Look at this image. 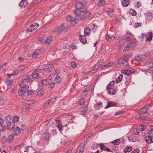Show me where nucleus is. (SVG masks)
Returning <instances> with one entry per match:
<instances>
[{"mask_svg":"<svg viewBox=\"0 0 153 153\" xmlns=\"http://www.w3.org/2000/svg\"><path fill=\"white\" fill-rule=\"evenodd\" d=\"M74 6L76 9L74 11V13L77 19L84 21L90 17L91 13L86 11V8L82 2H77Z\"/></svg>","mask_w":153,"mask_h":153,"instance_id":"obj_1","label":"nucleus"},{"mask_svg":"<svg viewBox=\"0 0 153 153\" xmlns=\"http://www.w3.org/2000/svg\"><path fill=\"white\" fill-rule=\"evenodd\" d=\"M128 55L123 56L122 57L118 60V64L119 65H121L122 66H127L128 64Z\"/></svg>","mask_w":153,"mask_h":153,"instance_id":"obj_2","label":"nucleus"},{"mask_svg":"<svg viewBox=\"0 0 153 153\" xmlns=\"http://www.w3.org/2000/svg\"><path fill=\"white\" fill-rule=\"evenodd\" d=\"M137 44L135 42H132L126 46L123 50V52H126L133 49L136 46Z\"/></svg>","mask_w":153,"mask_h":153,"instance_id":"obj_3","label":"nucleus"},{"mask_svg":"<svg viewBox=\"0 0 153 153\" xmlns=\"http://www.w3.org/2000/svg\"><path fill=\"white\" fill-rule=\"evenodd\" d=\"M41 71V69H37L35 71H34L31 74L32 78L37 79L41 78V76H40V74L39 73Z\"/></svg>","mask_w":153,"mask_h":153,"instance_id":"obj_4","label":"nucleus"},{"mask_svg":"<svg viewBox=\"0 0 153 153\" xmlns=\"http://www.w3.org/2000/svg\"><path fill=\"white\" fill-rule=\"evenodd\" d=\"M58 30V34H61L65 30H66V29L65 26L63 24H62L59 26H57Z\"/></svg>","mask_w":153,"mask_h":153,"instance_id":"obj_5","label":"nucleus"},{"mask_svg":"<svg viewBox=\"0 0 153 153\" xmlns=\"http://www.w3.org/2000/svg\"><path fill=\"white\" fill-rule=\"evenodd\" d=\"M53 65L52 64H48L44 65L43 69L45 71H48L49 72H50L51 70L53 68Z\"/></svg>","mask_w":153,"mask_h":153,"instance_id":"obj_6","label":"nucleus"},{"mask_svg":"<svg viewBox=\"0 0 153 153\" xmlns=\"http://www.w3.org/2000/svg\"><path fill=\"white\" fill-rule=\"evenodd\" d=\"M104 62L103 59H101L95 65L94 67L93 68V70H96Z\"/></svg>","mask_w":153,"mask_h":153,"instance_id":"obj_7","label":"nucleus"},{"mask_svg":"<svg viewBox=\"0 0 153 153\" xmlns=\"http://www.w3.org/2000/svg\"><path fill=\"white\" fill-rule=\"evenodd\" d=\"M56 123H57V127L59 128V130L60 131H62L63 130V126L62 125V123L61 121L59 120H56Z\"/></svg>","mask_w":153,"mask_h":153,"instance_id":"obj_8","label":"nucleus"},{"mask_svg":"<svg viewBox=\"0 0 153 153\" xmlns=\"http://www.w3.org/2000/svg\"><path fill=\"white\" fill-rule=\"evenodd\" d=\"M146 40L148 42L151 41L152 38L153 34L152 32H149L147 33L146 36Z\"/></svg>","mask_w":153,"mask_h":153,"instance_id":"obj_9","label":"nucleus"},{"mask_svg":"<svg viewBox=\"0 0 153 153\" xmlns=\"http://www.w3.org/2000/svg\"><path fill=\"white\" fill-rule=\"evenodd\" d=\"M117 104L114 102H108L107 105L105 107L106 108H108L110 107H115L117 106Z\"/></svg>","mask_w":153,"mask_h":153,"instance_id":"obj_10","label":"nucleus"},{"mask_svg":"<svg viewBox=\"0 0 153 153\" xmlns=\"http://www.w3.org/2000/svg\"><path fill=\"white\" fill-rule=\"evenodd\" d=\"M126 36L125 39L127 41H128L131 40L133 36V35L130 32H128L126 33Z\"/></svg>","mask_w":153,"mask_h":153,"instance_id":"obj_11","label":"nucleus"},{"mask_svg":"<svg viewBox=\"0 0 153 153\" xmlns=\"http://www.w3.org/2000/svg\"><path fill=\"white\" fill-rule=\"evenodd\" d=\"M149 109V108L148 107V105L144 106L143 108H141L140 110V111L143 114L146 113Z\"/></svg>","mask_w":153,"mask_h":153,"instance_id":"obj_12","label":"nucleus"},{"mask_svg":"<svg viewBox=\"0 0 153 153\" xmlns=\"http://www.w3.org/2000/svg\"><path fill=\"white\" fill-rule=\"evenodd\" d=\"M105 39L109 42H112L115 39V38L113 35L108 34L106 36Z\"/></svg>","mask_w":153,"mask_h":153,"instance_id":"obj_13","label":"nucleus"},{"mask_svg":"<svg viewBox=\"0 0 153 153\" xmlns=\"http://www.w3.org/2000/svg\"><path fill=\"white\" fill-rule=\"evenodd\" d=\"M145 139L148 143L149 144L153 142V137L152 136L148 135L145 137Z\"/></svg>","mask_w":153,"mask_h":153,"instance_id":"obj_14","label":"nucleus"},{"mask_svg":"<svg viewBox=\"0 0 153 153\" xmlns=\"http://www.w3.org/2000/svg\"><path fill=\"white\" fill-rule=\"evenodd\" d=\"M14 127V122H9L7 125V129L9 130H11L13 129Z\"/></svg>","mask_w":153,"mask_h":153,"instance_id":"obj_15","label":"nucleus"},{"mask_svg":"<svg viewBox=\"0 0 153 153\" xmlns=\"http://www.w3.org/2000/svg\"><path fill=\"white\" fill-rule=\"evenodd\" d=\"M29 108L28 107L25 106L22 108V113L23 114H26L28 113L29 111Z\"/></svg>","mask_w":153,"mask_h":153,"instance_id":"obj_16","label":"nucleus"},{"mask_svg":"<svg viewBox=\"0 0 153 153\" xmlns=\"http://www.w3.org/2000/svg\"><path fill=\"white\" fill-rule=\"evenodd\" d=\"M85 143H82L80 144L79 149V153H82L84 151L85 149Z\"/></svg>","mask_w":153,"mask_h":153,"instance_id":"obj_17","label":"nucleus"},{"mask_svg":"<svg viewBox=\"0 0 153 153\" xmlns=\"http://www.w3.org/2000/svg\"><path fill=\"white\" fill-rule=\"evenodd\" d=\"M30 81L32 82L33 80L30 75H27L25 79L23 80V82H30Z\"/></svg>","mask_w":153,"mask_h":153,"instance_id":"obj_18","label":"nucleus"},{"mask_svg":"<svg viewBox=\"0 0 153 153\" xmlns=\"http://www.w3.org/2000/svg\"><path fill=\"white\" fill-rule=\"evenodd\" d=\"M27 4V2L26 1L22 0L19 4V6L21 8H24Z\"/></svg>","mask_w":153,"mask_h":153,"instance_id":"obj_19","label":"nucleus"},{"mask_svg":"<svg viewBox=\"0 0 153 153\" xmlns=\"http://www.w3.org/2000/svg\"><path fill=\"white\" fill-rule=\"evenodd\" d=\"M86 36L81 35L79 37V40L81 42L83 43H85L86 42Z\"/></svg>","mask_w":153,"mask_h":153,"instance_id":"obj_20","label":"nucleus"},{"mask_svg":"<svg viewBox=\"0 0 153 153\" xmlns=\"http://www.w3.org/2000/svg\"><path fill=\"white\" fill-rule=\"evenodd\" d=\"M145 119V117L144 116H142L140 114L137 115L136 117V119L137 120H144Z\"/></svg>","mask_w":153,"mask_h":153,"instance_id":"obj_21","label":"nucleus"},{"mask_svg":"<svg viewBox=\"0 0 153 153\" xmlns=\"http://www.w3.org/2000/svg\"><path fill=\"white\" fill-rule=\"evenodd\" d=\"M14 136L13 134H11L9 135L7 138L8 143H10L13 141L14 139Z\"/></svg>","mask_w":153,"mask_h":153,"instance_id":"obj_22","label":"nucleus"},{"mask_svg":"<svg viewBox=\"0 0 153 153\" xmlns=\"http://www.w3.org/2000/svg\"><path fill=\"white\" fill-rule=\"evenodd\" d=\"M115 83V82L114 81L111 82L107 86V89L112 88Z\"/></svg>","mask_w":153,"mask_h":153,"instance_id":"obj_23","label":"nucleus"},{"mask_svg":"<svg viewBox=\"0 0 153 153\" xmlns=\"http://www.w3.org/2000/svg\"><path fill=\"white\" fill-rule=\"evenodd\" d=\"M50 137V134L47 131L44 134V139L45 140L48 141L49 140Z\"/></svg>","mask_w":153,"mask_h":153,"instance_id":"obj_24","label":"nucleus"},{"mask_svg":"<svg viewBox=\"0 0 153 153\" xmlns=\"http://www.w3.org/2000/svg\"><path fill=\"white\" fill-rule=\"evenodd\" d=\"M99 2L97 4V6L98 7L103 6L105 4V0H99Z\"/></svg>","mask_w":153,"mask_h":153,"instance_id":"obj_25","label":"nucleus"},{"mask_svg":"<svg viewBox=\"0 0 153 153\" xmlns=\"http://www.w3.org/2000/svg\"><path fill=\"white\" fill-rule=\"evenodd\" d=\"M143 56L142 55H138L134 58V59L137 61H139L143 60Z\"/></svg>","mask_w":153,"mask_h":153,"instance_id":"obj_26","label":"nucleus"},{"mask_svg":"<svg viewBox=\"0 0 153 153\" xmlns=\"http://www.w3.org/2000/svg\"><path fill=\"white\" fill-rule=\"evenodd\" d=\"M113 65V63L112 62H109L107 64L104 65L102 66L101 67V69H104L106 68L110 67Z\"/></svg>","mask_w":153,"mask_h":153,"instance_id":"obj_27","label":"nucleus"},{"mask_svg":"<svg viewBox=\"0 0 153 153\" xmlns=\"http://www.w3.org/2000/svg\"><path fill=\"white\" fill-rule=\"evenodd\" d=\"M87 108L88 107L87 106H85L84 108H81V111L82 115H84L86 114Z\"/></svg>","mask_w":153,"mask_h":153,"instance_id":"obj_28","label":"nucleus"},{"mask_svg":"<svg viewBox=\"0 0 153 153\" xmlns=\"http://www.w3.org/2000/svg\"><path fill=\"white\" fill-rule=\"evenodd\" d=\"M122 5L125 6H127L129 3V0H122L121 1Z\"/></svg>","mask_w":153,"mask_h":153,"instance_id":"obj_29","label":"nucleus"},{"mask_svg":"<svg viewBox=\"0 0 153 153\" xmlns=\"http://www.w3.org/2000/svg\"><path fill=\"white\" fill-rule=\"evenodd\" d=\"M114 11L113 9L110 8L109 9V10H107L106 12H107L108 15L109 16H111L113 15Z\"/></svg>","mask_w":153,"mask_h":153,"instance_id":"obj_30","label":"nucleus"},{"mask_svg":"<svg viewBox=\"0 0 153 153\" xmlns=\"http://www.w3.org/2000/svg\"><path fill=\"white\" fill-rule=\"evenodd\" d=\"M120 143V140L119 139H116L111 142L112 144L114 145H118Z\"/></svg>","mask_w":153,"mask_h":153,"instance_id":"obj_31","label":"nucleus"},{"mask_svg":"<svg viewBox=\"0 0 153 153\" xmlns=\"http://www.w3.org/2000/svg\"><path fill=\"white\" fill-rule=\"evenodd\" d=\"M25 93V91L22 89H20V90L18 91L19 94L21 96H23L24 95Z\"/></svg>","mask_w":153,"mask_h":153,"instance_id":"obj_32","label":"nucleus"},{"mask_svg":"<svg viewBox=\"0 0 153 153\" xmlns=\"http://www.w3.org/2000/svg\"><path fill=\"white\" fill-rule=\"evenodd\" d=\"M27 96L29 97H31L34 94V91L31 90H28L27 91Z\"/></svg>","mask_w":153,"mask_h":153,"instance_id":"obj_33","label":"nucleus"},{"mask_svg":"<svg viewBox=\"0 0 153 153\" xmlns=\"http://www.w3.org/2000/svg\"><path fill=\"white\" fill-rule=\"evenodd\" d=\"M123 78V75L122 74H120L118 77L116 79V82L118 83L120 82L122 80Z\"/></svg>","mask_w":153,"mask_h":153,"instance_id":"obj_34","label":"nucleus"},{"mask_svg":"<svg viewBox=\"0 0 153 153\" xmlns=\"http://www.w3.org/2000/svg\"><path fill=\"white\" fill-rule=\"evenodd\" d=\"M31 25L33 30L36 29L39 26V25L37 22L34 23L32 24Z\"/></svg>","mask_w":153,"mask_h":153,"instance_id":"obj_35","label":"nucleus"},{"mask_svg":"<svg viewBox=\"0 0 153 153\" xmlns=\"http://www.w3.org/2000/svg\"><path fill=\"white\" fill-rule=\"evenodd\" d=\"M91 30L89 28H86L84 30V35H88L90 33Z\"/></svg>","mask_w":153,"mask_h":153,"instance_id":"obj_36","label":"nucleus"},{"mask_svg":"<svg viewBox=\"0 0 153 153\" xmlns=\"http://www.w3.org/2000/svg\"><path fill=\"white\" fill-rule=\"evenodd\" d=\"M66 19L67 21L69 22H73L75 20V19L74 18L70 15L68 16L67 17Z\"/></svg>","mask_w":153,"mask_h":153,"instance_id":"obj_37","label":"nucleus"},{"mask_svg":"<svg viewBox=\"0 0 153 153\" xmlns=\"http://www.w3.org/2000/svg\"><path fill=\"white\" fill-rule=\"evenodd\" d=\"M108 91V93L110 94L114 95L115 94L116 91L113 88L107 89Z\"/></svg>","mask_w":153,"mask_h":153,"instance_id":"obj_38","label":"nucleus"},{"mask_svg":"<svg viewBox=\"0 0 153 153\" xmlns=\"http://www.w3.org/2000/svg\"><path fill=\"white\" fill-rule=\"evenodd\" d=\"M132 73V72L131 70L128 69H127L126 70H125L123 72L124 74L127 76H129Z\"/></svg>","mask_w":153,"mask_h":153,"instance_id":"obj_39","label":"nucleus"},{"mask_svg":"<svg viewBox=\"0 0 153 153\" xmlns=\"http://www.w3.org/2000/svg\"><path fill=\"white\" fill-rule=\"evenodd\" d=\"M52 38L51 37H49L48 38L45 40V43L47 44H49L52 41Z\"/></svg>","mask_w":153,"mask_h":153,"instance_id":"obj_40","label":"nucleus"},{"mask_svg":"<svg viewBox=\"0 0 153 153\" xmlns=\"http://www.w3.org/2000/svg\"><path fill=\"white\" fill-rule=\"evenodd\" d=\"M61 81V78L59 76L56 77L55 79V82L57 84L60 83Z\"/></svg>","mask_w":153,"mask_h":153,"instance_id":"obj_41","label":"nucleus"},{"mask_svg":"<svg viewBox=\"0 0 153 153\" xmlns=\"http://www.w3.org/2000/svg\"><path fill=\"white\" fill-rule=\"evenodd\" d=\"M26 102L30 106H33L34 105V103H35L34 101L28 100Z\"/></svg>","mask_w":153,"mask_h":153,"instance_id":"obj_42","label":"nucleus"},{"mask_svg":"<svg viewBox=\"0 0 153 153\" xmlns=\"http://www.w3.org/2000/svg\"><path fill=\"white\" fill-rule=\"evenodd\" d=\"M1 142L2 143H5L8 142L7 138L5 136H3L1 139Z\"/></svg>","mask_w":153,"mask_h":153,"instance_id":"obj_43","label":"nucleus"},{"mask_svg":"<svg viewBox=\"0 0 153 153\" xmlns=\"http://www.w3.org/2000/svg\"><path fill=\"white\" fill-rule=\"evenodd\" d=\"M91 28L94 31H96L98 28V26L94 24H91Z\"/></svg>","mask_w":153,"mask_h":153,"instance_id":"obj_44","label":"nucleus"},{"mask_svg":"<svg viewBox=\"0 0 153 153\" xmlns=\"http://www.w3.org/2000/svg\"><path fill=\"white\" fill-rule=\"evenodd\" d=\"M153 17L152 14L151 13H148L147 17V20L149 21L151 20Z\"/></svg>","mask_w":153,"mask_h":153,"instance_id":"obj_45","label":"nucleus"},{"mask_svg":"<svg viewBox=\"0 0 153 153\" xmlns=\"http://www.w3.org/2000/svg\"><path fill=\"white\" fill-rule=\"evenodd\" d=\"M24 67L20 66L18 67L17 68L16 70L17 71L19 72V73H20L24 70Z\"/></svg>","mask_w":153,"mask_h":153,"instance_id":"obj_46","label":"nucleus"},{"mask_svg":"<svg viewBox=\"0 0 153 153\" xmlns=\"http://www.w3.org/2000/svg\"><path fill=\"white\" fill-rule=\"evenodd\" d=\"M132 149V148L131 146H127L126 147L124 150L125 152L126 153V152H130L131 151Z\"/></svg>","mask_w":153,"mask_h":153,"instance_id":"obj_47","label":"nucleus"},{"mask_svg":"<svg viewBox=\"0 0 153 153\" xmlns=\"http://www.w3.org/2000/svg\"><path fill=\"white\" fill-rule=\"evenodd\" d=\"M44 94V92L43 90L42 89L39 90L37 91V94L39 96L43 95Z\"/></svg>","mask_w":153,"mask_h":153,"instance_id":"obj_48","label":"nucleus"},{"mask_svg":"<svg viewBox=\"0 0 153 153\" xmlns=\"http://www.w3.org/2000/svg\"><path fill=\"white\" fill-rule=\"evenodd\" d=\"M15 134L16 135L19 134V133L20 132L21 130L19 127H17L14 130Z\"/></svg>","mask_w":153,"mask_h":153,"instance_id":"obj_49","label":"nucleus"},{"mask_svg":"<svg viewBox=\"0 0 153 153\" xmlns=\"http://www.w3.org/2000/svg\"><path fill=\"white\" fill-rule=\"evenodd\" d=\"M24 83V82H23L22 81V83H21L20 84V86L21 87H22V88H25L27 89H28L29 88L28 85H25V84Z\"/></svg>","mask_w":153,"mask_h":153,"instance_id":"obj_50","label":"nucleus"},{"mask_svg":"<svg viewBox=\"0 0 153 153\" xmlns=\"http://www.w3.org/2000/svg\"><path fill=\"white\" fill-rule=\"evenodd\" d=\"M12 119V117L10 116H8L6 117L5 121L7 123L12 122L10 121Z\"/></svg>","mask_w":153,"mask_h":153,"instance_id":"obj_51","label":"nucleus"},{"mask_svg":"<svg viewBox=\"0 0 153 153\" xmlns=\"http://www.w3.org/2000/svg\"><path fill=\"white\" fill-rule=\"evenodd\" d=\"M39 53L36 51L34 52L32 56V57L33 59H35L37 57Z\"/></svg>","mask_w":153,"mask_h":153,"instance_id":"obj_52","label":"nucleus"},{"mask_svg":"<svg viewBox=\"0 0 153 153\" xmlns=\"http://www.w3.org/2000/svg\"><path fill=\"white\" fill-rule=\"evenodd\" d=\"M147 133L149 134H153V126H150V128L148 130Z\"/></svg>","mask_w":153,"mask_h":153,"instance_id":"obj_53","label":"nucleus"},{"mask_svg":"<svg viewBox=\"0 0 153 153\" xmlns=\"http://www.w3.org/2000/svg\"><path fill=\"white\" fill-rule=\"evenodd\" d=\"M5 82L7 85L8 86H10L13 84V80H7Z\"/></svg>","mask_w":153,"mask_h":153,"instance_id":"obj_54","label":"nucleus"},{"mask_svg":"<svg viewBox=\"0 0 153 153\" xmlns=\"http://www.w3.org/2000/svg\"><path fill=\"white\" fill-rule=\"evenodd\" d=\"M78 103L81 105H84L85 104L84 99L83 98L80 99Z\"/></svg>","mask_w":153,"mask_h":153,"instance_id":"obj_55","label":"nucleus"},{"mask_svg":"<svg viewBox=\"0 0 153 153\" xmlns=\"http://www.w3.org/2000/svg\"><path fill=\"white\" fill-rule=\"evenodd\" d=\"M48 80L47 79H44L42 80L41 83L42 85H46L48 84Z\"/></svg>","mask_w":153,"mask_h":153,"instance_id":"obj_56","label":"nucleus"},{"mask_svg":"<svg viewBox=\"0 0 153 153\" xmlns=\"http://www.w3.org/2000/svg\"><path fill=\"white\" fill-rule=\"evenodd\" d=\"M56 98L57 97H53L50 100L49 102H48V103H46V104H47V105H48L50 103V102L51 103L54 102L55 101Z\"/></svg>","mask_w":153,"mask_h":153,"instance_id":"obj_57","label":"nucleus"},{"mask_svg":"<svg viewBox=\"0 0 153 153\" xmlns=\"http://www.w3.org/2000/svg\"><path fill=\"white\" fill-rule=\"evenodd\" d=\"M51 33L54 34L57 33L58 34V30L57 27H55L51 31Z\"/></svg>","mask_w":153,"mask_h":153,"instance_id":"obj_58","label":"nucleus"},{"mask_svg":"<svg viewBox=\"0 0 153 153\" xmlns=\"http://www.w3.org/2000/svg\"><path fill=\"white\" fill-rule=\"evenodd\" d=\"M98 145L100 148L102 150H104L106 147L103 143H101L100 144H98Z\"/></svg>","mask_w":153,"mask_h":153,"instance_id":"obj_59","label":"nucleus"},{"mask_svg":"<svg viewBox=\"0 0 153 153\" xmlns=\"http://www.w3.org/2000/svg\"><path fill=\"white\" fill-rule=\"evenodd\" d=\"M13 120L14 122L17 123L19 121V117L18 116H15L13 118Z\"/></svg>","mask_w":153,"mask_h":153,"instance_id":"obj_60","label":"nucleus"},{"mask_svg":"<svg viewBox=\"0 0 153 153\" xmlns=\"http://www.w3.org/2000/svg\"><path fill=\"white\" fill-rule=\"evenodd\" d=\"M130 13L132 16H136L137 14L136 11L133 10H131L130 11Z\"/></svg>","mask_w":153,"mask_h":153,"instance_id":"obj_61","label":"nucleus"},{"mask_svg":"<svg viewBox=\"0 0 153 153\" xmlns=\"http://www.w3.org/2000/svg\"><path fill=\"white\" fill-rule=\"evenodd\" d=\"M128 138L129 141H131L132 142H135L136 140V139L135 138H134L132 136L128 137Z\"/></svg>","mask_w":153,"mask_h":153,"instance_id":"obj_62","label":"nucleus"},{"mask_svg":"<svg viewBox=\"0 0 153 153\" xmlns=\"http://www.w3.org/2000/svg\"><path fill=\"white\" fill-rule=\"evenodd\" d=\"M32 25H31L28 27L26 31L28 32H31L33 30Z\"/></svg>","mask_w":153,"mask_h":153,"instance_id":"obj_63","label":"nucleus"},{"mask_svg":"<svg viewBox=\"0 0 153 153\" xmlns=\"http://www.w3.org/2000/svg\"><path fill=\"white\" fill-rule=\"evenodd\" d=\"M6 129L5 126H3L2 124H0V131H3Z\"/></svg>","mask_w":153,"mask_h":153,"instance_id":"obj_64","label":"nucleus"}]
</instances>
